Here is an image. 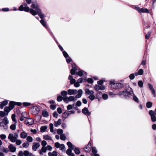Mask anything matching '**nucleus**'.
Instances as JSON below:
<instances>
[{"label": "nucleus", "mask_w": 156, "mask_h": 156, "mask_svg": "<svg viewBox=\"0 0 156 156\" xmlns=\"http://www.w3.org/2000/svg\"><path fill=\"white\" fill-rule=\"evenodd\" d=\"M43 138L46 140H52L51 138L48 135H43Z\"/></svg>", "instance_id": "26"}, {"label": "nucleus", "mask_w": 156, "mask_h": 156, "mask_svg": "<svg viewBox=\"0 0 156 156\" xmlns=\"http://www.w3.org/2000/svg\"><path fill=\"white\" fill-rule=\"evenodd\" d=\"M152 102L150 101H148L146 103V107L148 108H150L152 107Z\"/></svg>", "instance_id": "32"}, {"label": "nucleus", "mask_w": 156, "mask_h": 156, "mask_svg": "<svg viewBox=\"0 0 156 156\" xmlns=\"http://www.w3.org/2000/svg\"><path fill=\"white\" fill-rule=\"evenodd\" d=\"M133 100L137 103H138L139 102V100L138 98L135 95H134L133 97Z\"/></svg>", "instance_id": "46"}, {"label": "nucleus", "mask_w": 156, "mask_h": 156, "mask_svg": "<svg viewBox=\"0 0 156 156\" xmlns=\"http://www.w3.org/2000/svg\"><path fill=\"white\" fill-rule=\"evenodd\" d=\"M148 87L150 90H151V93L154 97L156 96L155 91L153 86L150 83L148 84Z\"/></svg>", "instance_id": "12"}, {"label": "nucleus", "mask_w": 156, "mask_h": 156, "mask_svg": "<svg viewBox=\"0 0 156 156\" xmlns=\"http://www.w3.org/2000/svg\"><path fill=\"white\" fill-rule=\"evenodd\" d=\"M111 85L112 88L115 89H117V86H116V85H117L116 83H113V82L111 83Z\"/></svg>", "instance_id": "31"}, {"label": "nucleus", "mask_w": 156, "mask_h": 156, "mask_svg": "<svg viewBox=\"0 0 156 156\" xmlns=\"http://www.w3.org/2000/svg\"><path fill=\"white\" fill-rule=\"evenodd\" d=\"M62 53L64 56L65 58L67 57H68V56H69L67 53L65 51H63L62 52Z\"/></svg>", "instance_id": "57"}, {"label": "nucleus", "mask_w": 156, "mask_h": 156, "mask_svg": "<svg viewBox=\"0 0 156 156\" xmlns=\"http://www.w3.org/2000/svg\"><path fill=\"white\" fill-rule=\"evenodd\" d=\"M121 97H123L126 98L130 95H131V93L128 91L126 90H124L123 91L119 92V94H117Z\"/></svg>", "instance_id": "6"}, {"label": "nucleus", "mask_w": 156, "mask_h": 156, "mask_svg": "<svg viewBox=\"0 0 156 156\" xmlns=\"http://www.w3.org/2000/svg\"><path fill=\"white\" fill-rule=\"evenodd\" d=\"M11 118L12 120L14 122V123L16 124L17 123V121L16 119V115L15 114H12Z\"/></svg>", "instance_id": "28"}, {"label": "nucleus", "mask_w": 156, "mask_h": 156, "mask_svg": "<svg viewBox=\"0 0 156 156\" xmlns=\"http://www.w3.org/2000/svg\"><path fill=\"white\" fill-rule=\"evenodd\" d=\"M12 110L9 107H6L4 109V112L6 114V115H8L9 112Z\"/></svg>", "instance_id": "22"}, {"label": "nucleus", "mask_w": 156, "mask_h": 156, "mask_svg": "<svg viewBox=\"0 0 156 156\" xmlns=\"http://www.w3.org/2000/svg\"><path fill=\"white\" fill-rule=\"evenodd\" d=\"M92 151L94 154H96L97 152V151L96 150V147H93L92 148Z\"/></svg>", "instance_id": "49"}, {"label": "nucleus", "mask_w": 156, "mask_h": 156, "mask_svg": "<svg viewBox=\"0 0 156 156\" xmlns=\"http://www.w3.org/2000/svg\"><path fill=\"white\" fill-rule=\"evenodd\" d=\"M22 104L25 107L30 106L31 105V104L30 103L27 102H24L22 103ZM32 105H33V104H32Z\"/></svg>", "instance_id": "42"}, {"label": "nucleus", "mask_w": 156, "mask_h": 156, "mask_svg": "<svg viewBox=\"0 0 156 156\" xmlns=\"http://www.w3.org/2000/svg\"><path fill=\"white\" fill-rule=\"evenodd\" d=\"M74 106V105H68L67 107V110H69L72 109L73 108Z\"/></svg>", "instance_id": "52"}, {"label": "nucleus", "mask_w": 156, "mask_h": 156, "mask_svg": "<svg viewBox=\"0 0 156 156\" xmlns=\"http://www.w3.org/2000/svg\"><path fill=\"white\" fill-rule=\"evenodd\" d=\"M29 152L27 151H25L23 152V154L25 156H29Z\"/></svg>", "instance_id": "62"}, {"label": "nucleus", "mask_w": 156, "mask_h": 156, "mask_svg": "<svg viewBox=\"0 0 156 156\" xmlns=\"http://www.w3.org/2000/svg\"><path fill=\"white\" fill-rule=\"evenodd\" d=\"M139 75H142L144 73V71L142 69H140L138 71Z\"/></svg>", "instance_id": "53"}, {"label": "nucleus", "mask_w": 156, "mask_h": 156, "mask_svg": "<svg viewBox=\"0 0 156 156\" xmlns=\"http://www.w3.org/2000/svg\"><path fill=\"white\" fill-rule=\"evenodd\" d=\"M117 89L121 88L123 87V86L122 84L120 83H116Z\"/></svg>", "instance_id": "35"}, {"label": "nucleus", "mask_w": 156, "mask_h": 156, "mask_svg": "<svg viewBox=\"0 0 156 156\" xmlns=\"http://www.w3.org/2000/svg\"><path fill=\"white\" fill-rule=\"evenodd\" d=\"M94 92L93 90H90L89 89H86L85 90V94L90 100H93L95 98V95L94 94Z\"/></svg>", "instance_id": "4"}, {"label": "nucleus", "mask_w": 156, "mask_h": 156, "mask_svg": "<svg viewBox=\"0 0 156 156\" xmlns=\"http://www.w3.org/2000/svg\"><path fill=\"white\" fill-rule=\"evenodd\" d=\"M68 94L69 95H75L77 92V91L76 90L69 89L67 90Z\"/></svg>", "instance_id": "13"}, {"label": "nucleus", "mask_w": 156, "mask_h": 156, "mask_svg": "<svg viewBox=\"0 0 156 156\" xmlns=\"http://www.w3.org/2000/svg\"><path fill=\"white\" fill-rule=\"evenodd\" d=\"M77 92H78V94L75 96L76 98H79L81 97L83 91L82 90L80 89L77 91Z\"/></svg>", "instance_id": "19"}, {"label": "nucleus", "mask_w": 156, "mask_h": 156, "mask_svg": "<svg viewBox=\"0 0 156 156\" xmlns=\"http://www.w3.org/2000/svg\"><path fill=\"white\" fill-rule=\"evenodd\" d=\"M24 122L26 125L28 124L29 125H31L34 123V121L32 119L29 118L27 120H25L24 121Z\"/></svg>", "instance_id": "11"}, {"label": "nucleus", "mask_w": 156, "mask_h": 156, "mask_svg": "<svg viewBox=\"0 0 156 156\" xmlns=\"http://www.w3.org/2000/svg\"><path fill=\"white\" fill-rule=\"evenodd\" d=\"M3 151L5 153H8L9 151V149L3 147Z\"/></svg>", "instance_id": "64"}, {"label": "nucleus", "mask_w": 156, "mask_h": 156, "mask_svg": "<svg viewBox=\"0 0 156 156\" xmlns=\"http://www.w3.org/2000/svg\"><path fill=\"white\" fill-rule=\"evenodd\" d=\"M61 94L62 96H66L68 94V91H66L65 90L62 91Z\"/></svg>", "instance_id": "37"}, {"label": "nucleus", "mask_w": 156, "mask_h": 156, "mask_svg": "<svg viewBox=\"0 0 156 156\" xmlns=\"http://www.w3.org/2000/svg\"><path fill=\"white\" fill-rule=\"evenodd\" d=\"M20 137L23 139H25L27 137V134L25 132L23 131L20 134Z\"/></svg>", "instance_id": "24"}, {"label": "nucleus", "mask_w": 156, "mask_h": 156, "mask_svg": "<svg viewBox=\"0 0 156 156\" xmlns=\"http://www.w3.org/2000/svg\"><path fill=\"white\" fill-rule=\"evenodd\" d=\"M63 97H62L60 95H58L57 97V100L58 102H60L62 101V100H63Z\"/></svg>", "instance_id": "43"}, {"label": "nucleus", "mask_w": 156, "mask_h": 156, "mask_svg": "<svg viewBox=\"0 0 156 156\" xmlns=\"http://www.w3.org/2000/svg\"><path fill=\"white\" fill-rule=\"evenodd\" d=\"M62 122V120L61 119H59L57 121H55L54 122V125L55 127L58 126L60 125Z\"/></svg>", "instance_id": "20"}, {"label": "nucleus", "mask_w": 156, "mask_h": 156, "mask_svg": "<svg viewBox=\"0 0 156 156\" xmlns=\"http://www.w3.org/2000/svg\"><path fill=\"white\" fill-rule=\"evenodd\" d=\"M50 129L51 133H53L54 132L53 130V125L52 123H51L49 124Z\"/></svg>", "instance_id": "38"}, {"label": "nucleus", "mask_w": 156, "mask_h": 156, "mask_svg": "<svg viewBox=\"0 0 156 156\" xmlns=\"http://www.w3.org/2000/svg\"><path fill=\"white\" fill-rule=\"evenodd\" d=\"M5 115H6V114L4 112L2 111H0V116L1 118H2Z\"/></svg>", "instance_id": "50"}, {"label": "nucleus", "mask_w": 156, "mask_h": 156, "mask_svg": "<svg viewBox=\"0 0 156 156\" xmlns=\"http://www.w3.org/2000/svg\"><path fill=\"white\" fill-rule=\"evenodd\" d=\"M60 139L62 140H66V137L65 136V134H62L60 136Z\"/></svg>", "instance_id": "36"}, {"label": "nucleus", "mask_w": 156, "mask_h": 156, "mask_svg": "<svg viewBox=\"0 0 156 156\" xmlns=\"http://www.w3.org/2000/svg\"><path fill=\"white\" fill-rule=\"evenodd\" d=\"M87 81L90 83H92L93 82V80L91 78H88L87 80Z\"/></svg>", "instance_id": "55"}, {"label": "nucleus", "mask_w": 156, "mask_h": 156, "mask_svg": "<svg viewBox=\"0 0 156 156\" xmlns=\"http://www.w3.org/2000/svg\"><path fill=\"white\" fill-rule=\"evenodd\" d=\"M47 144V143L45 141L43 140L41 142V145L43 146V147H45Z\"/></svg>", "instance_id": "59"}, {"label": "nucleus", "mask_w": 156, "mask_h": 156, "mask_svg": "<svg viewBox=\"0 0 156 156\" xmlns=\"http://www.w3.org/2000/svg\"><path fill=\"white\" fill-rule=\"evenodd\" d=\"M82 112L86 115L89 116L90 115L91 112L88 111V109L86 107H85L82 110Z\"/></svg>", "instance_id": "14"}, {"label": "nucleus", "mask_w": 156, "mask_h": 156, "mask_svg": "<svg viewBox=\"0 0 156 156\" xmlns=\"http://www.w3.org/2000/svg\"><path fill=\"white\" fill-rule=\"evenodd\" d=\"M91 144L90 142H89L87 146L85 147L84 149L86 152H88L91 151Z\"/></svg>", "instance_id": "16"}, {"label": "nucleus", "mask_w": 156, "mask_h": 156, "mask_svg": "<svg viewBox=\"0 0 156 156\" xmlns=\"http://www.w3.org/2000/svg\"><path fill=\"white\" fill-rule=\"evenodd\" d=\"M102 98L104 100H107L108 98V95L106 94H104L102 95Z\"/></svg>", "instance_id": "48"}, {"label": "nucleus", "mask_w": 156, "mask_h": 156, "mask_svg": "<svg viewBox=\"0 0 156 156\" xmlns=\"http://www.w3.org/2000/svg\"><path fill=\"white\" fill-rule=\"evenodd\" d=\"M15 142H16V144L18 145H20L21 143V141L20 140L16 139Z\"/></svg>", "instance_id": "61"}, {"label": "nucleus", "mask_w": 156, "mask_h": 156, "mask_svg": "<svg viewBox=\"0 0 156 156\" xmlns=\"http://www.w3.org/2000/svg\"><path fill=\"white\" fill-rule=\"evenodd\" d=\"M8 103V101L7 100H5L2 101L0 104V108L2 109L4 107L7 105Z\"/></svg>", "instance_id": "17"}, {"label": "nucleus", "mask_w": 156, "mask_h": 156, "mask_svg": "<svg viewBox=\"0 0 156 156\" xmlns=\"http://www.w3.org/2000/svg\"><path fill=\"white\" fill-rule=\"evenodd\" d=\"M32 112L34 114H37L40 111V108L37 106H34L31 108Z\"/></svg>", "instance_id": "9"}, {"label": "nucleus", "mask_w": 156, "mask_h": 156, "mask_svg": "<svg viewBox=\"0 0 156 156\" xmlns=\"http://www.w3.org/2000/svg\"><path fill=\"white\" fill-rule=\"evenodd\" d=\"M47 127L46 126H43L41 127L40 128L41 132L43 133L45 132L47 129Z\"/></svg>", "instance_id": "30"}, {"label": "nucleus", "mask_w": 156, "mask_h": 156, "mask_svg": "<svg viewBox=\"0 0 156 156\" xmlns=\"http://www.w3.org/2000/svg\"><path fill=\"white\" fill-rule=\"evenodd\" d=\"M151 33L150 32H149L147 33V34L145 36V39H148L150 37L151 35Z\"/></svg>", "instance_id": "41"}, {"label": "nucleus", "mask_w": 156, "mask_h": 156, "mask_svg": "<svg viewBox=\"0 0 156 156\" xmlns=\"http://www.w3.org/2000/svg\"><path fill=\"white\" fill-rule=\"evenodd\" d=\"M18 135L16 133H14V135L12 133L9 134L8 138L12 142H15L18 138Z\"/></svg>", "instance_id": "5"}, {"label": "nucleus", "mask_w": 156, "mask_h": 156, "mask_svg": "<svg viewBox=\"0 0 156 156\" xmlns=\"http://www.w3.org/2000/svg\"><path fill=\"white\" fill-rule=\"evenodd\" d=\"M42 115L44 117H47L48 116V113L46 111H43L42 112Z\"/></svg>", "instance_id": "29"}, {"label": "nucleus", "mask_w": 156, "mask_h": 156, "mask_svg": "<svg viewBox=\"0 0 156 156\" xmlns=\"http://www.w3.org/2000/svg\"><path fill=\"white\" fill-rule=\"evenodd\" d=\"M71 64L72 68L70 70V73L72 75H73L76 74L80 76H87V73L81 69H79V71L78 72H76V71L77 70V69L76 64L74 63H72Z\"/></svg>", "instance_id": "2"}, {"label": "nucleus", "mask_w": 156, "mask_h": 156, "mask_svg": "<svg viewBox=\"0 0 156 156\" xmlns=\"http://www.w3.org/2000/svg\"><path fill=\"white\" fill-rule=\"evenodd\" d=\"M49 32V33H50V34H51V35L52 36L53 38H54L55 40V41H56V42L57 44H58V41H57V40H56V38H55L54 35H53V34L51 32V31L50 30H50H48Z\"/></svg>", "instance_id": "40"}, {"label": "nucleus", "mask_w": 156, "mask_h": 156, "mask_svg": "<svg viewBox=\"0 0 156 156\" xmlns=\"http://www.w3.org/2000/svg\"><path fill=\"white\" fill-rule=\"evenodd\" d=\"M27 141L31 142L33 141V138L30 136H28L27 137Z\"/></svg>", "instance_id": "44"}, {"label": "nucleus", "mask_w": 156, "mask_h": 156, "mask_svg": "<svg viewBox=\"0 0 156 156\" xmlns=\"http://www.w3.org/2000/svg\"><path fill=\"white\" fill-rule=\"evenodd\" d=\"M66 153L69 156H75V154L72 153V150L71 149H68L66 151Z\"/></svg>", "instance_id": "18"}, {"label": "nucleus", "mask_w": 156, "mask_h": 156, "mask_svg": "<svg viewBox=\"0 0 156 156\" xmlns=\"http://www.w3.org/2000/svg\"><path fill=\"white\" fill-rule=\"evenodd\" d=\"M40 146V144L39 143H34L32 147V149L33 151H35Z\"/></svg>", "instance_id": "10"}, {"label": "nucleus", "mask_w": 156, "mask_h": 156, "mask_svg": "<svg viewBox=\"0 0 156 156\" xmlns=\"http://www.w3.org/2000/svg\"><path fill=\"white\" fill-rule=\"evenodd\" d=\"M57 133L58 134L61 135L63 134V130L61 129H59L57 130Z\"/></svg>", "instance_id": "45"}, {"label": "nucleus", "mask_w": 156, "mask_h": 156, "mask_svg": "<svg viewBox=\"0 0 156 156\" xmlns=\"http://www.w3.org/2000/svg\"><path fill=\"white\" fill-rule=\"evenodd\" d=\"M29 144V143L26 141L23 144V147L27 148L28 147Z\"/></svg>", "instance_id": "39"}, {"label": "nucleus", "mask_w": 156, "mask_h": 156, "mask_svg": "<svg viewBox=\"0 0 156 156\" xmlns=\"http://www.w3.org/2000/svg\"><path fill=\"white\" fill-rule=\"evenodd\" d=\"M47 151V148L46 147H42L41 149V151L45 153L46 151Z\"/></svg>", "instance_id": "60"}, {"label": "nucleus", "mask_w": 156, "mask_h": 156, "mask_svg": "<svg viewBox=\"0 0 156 156\" xmlns=\"http://www.w3.org/2000/svg\"><path fill=\"white\" fill-rule=\"evenodd\" d=\"M15 105V101H11L9 103V107L12 110L14 108Z\"/></svg>", "instance_id": "21"}, {"label": "nucleus", "mask_w": 156, "mask_h": 156, "mask_svg": "<svg viewBox=\"0 0 156 156\" xmlns=\"http://www.w3.org/2000/svg\"><path fill=\"white\" fill-rule=\"evenodd\" d=\"M65 147V145L63 144H61L60 145V147H59V150H63Z\"/></svg>", "instance_id": "56"}, {"label": "nucleus", "mask_w": 156, "mask_h": 156, "mask_svg": "<svg viewBox=\"0 0 156 156\" xmlns=\"http://www.w3.org/2000/svg\"><path fill=\"white\" fill-rule=\"evenodd\" d=\"M94 88L96 90L98 91L100 90V86L98 85H95Z\"/></svg>", "instance_id": "63"}, {"label": "nucleus", "mask_w": 156, "mask_h": 156, "mask_svg": "<svg viewBox=\"0 0 156 156\" xmlns=\"http://www.w3.org/2000/svg\"><path fill=\"white\" fill-rule=\"evenodd\" d=\"M63 100L66 103H68L69 101H75L76 100L73 96H70L69 97L67 96L63 97Z\"/></svg>", "instance_id": "8"}, {"label": "nucleus", "mask_w": 156, "mask_h": 156, "mask_svg": "<svg viewBox=\"0 0 156 156\" xmlns=\"http://www.w3.org/2000/svg\"><path fill=\"white\" fill-rule=\"evenodd\" d=\"M74 151L75 153L77 154H79L80 153V150L77 147L74 148Z\"/></svg>", "instance_id": "33"}, {"label": "nucleus", "mask_w": 156, "mask_h": 156, "mask_svg": "<svg viewBox=\"0 0 156 156\" xmlns=\"http://www.w3.org/2000/svg\"><path fill=\"white\" fill-rule=\"evenodd\" d=\"M66 61L67 63H70L72 61L71 58L68 56L66 58Z\"/></svg>", "instance_id": "54"}, {"label": "nucleus", "mask_w": 156, "mask_h": 156, "mask_svg": "<svg viewBox=\"0 0 156 156\" xmlns=\"http://www.w3.org/2000/svg\"><path fill=\"white\" fill-rule=\"evenodd\" d=\"M9 122V121L6 116L4 117L3 119L0 118V126L3 127L4 129H8Z\"/></svg>", "instance_id": "3"}, {"label": "nucleus", "mask_w": 156, "mask_h": 156, "mask_svg": "<svg viewBox=\"0 0 156 156\" xmlns=\"http://www.w3.org/2000/svg\"><path fill=\"white\" fill-rule=\"evenodd\" d=\"M16 124L14 123V124H12L10 126V128L12 130H14L16 129Z\"/></svg>", "instance_id": "47"}, {"label": "nucleus", "mask_w": 156, "mask_h": 156, "mask_svg": "<svg viewBox=\"0 0 156 156\" xmlns=\"http://www.w3.org/2000/svg\"><path fill=\"white\" fill-rule=\"evenodd\" d=\"M9 149L10 151L12 152H15L16 151V148L14 147L12 144H10L8 146Z\"/></svg>", "instance_id": "15"}, {"label": "nucleus", "mask_w": 156, "mask_h": 156, "mask_svg": "<svg viewBox=\"0 0 156 156\" xmlns=\"http://www.w3.org/2000/svg\"><path fill=\"white\" fill-rule=\"evenodd\" d=\"M67 144L68 147L69 148V149H71V150H73L75 147V146L72 144L71 142L69 141L67 143Z\"/></svg>", "instance_id": "23"}, {"label": "nucleus", "mask_w": 156, "mask_h": 156, "mask_svg": "<svg viewBox=\"0 0 156 156\" xmlns=\"http://www.w3.org/2000/svg\"><path fill=\"white\" fill-rule=\"evenodd\" d=\"M66 112L65 111L62 114V118L63 120H65V119L68 117L67 115L66 114Z\"/></svg>", "instance_id": "34"}, {"label": "nucleus", "mask_w": 156, "mask_h": 156, "mask_svg": "<svg viewBox=\"0 0 156 156\" xmlns=\"http://www.w3.org/2000/svg\"><path fill=\"white\" fill-rule=\"evenodd\" d=\"M48 156H57V153L56 151H53L52 153L51 152H49L48 153Z\"/></svg>", "instance_id": "27"}, {"label": "nucleus", "mask_w": 156, "mask_h": 156, "mask_svg": "<svg viewBox=\"0 0 156 156\" xmlns=\"http://www.w3.org/2000/svg\"><path fill=\"white\" fill-rule=\"evenodd\" d=\"M149 114L151 117V121L153 122L156 121V108L154 111L151 110L149 111Z\"/></svg>", "instance_id": "7"}, {"label": "nucleus", "mask_w": 156, "mask_h": 156, "mask_svg": "<svg viewBox=\"0 0 156 156\" xmlns=\"http://www.w3.org/2000/svg\"><path fill=\"white\" fill-rule=\"evenodd\" d=\"M149 12H150L149 10L147 9L141 8L140 9V13L142 12V13H149Z\"/></svg>", "instance_id": "25"}, {"label": "nucleus", "mask_w": 156, "mask_h": 156, "mask_svg": "<svg viewBox=\"0 0 156 156\" xmlns=\"http://www.w3.org/2000/svg\"><path fill=\"white\" fill-rule=\"evenodd\" d=\"M130 80H133L135 78L134 74L133 73L131 74L129 76Z\"/></svg>", "instance_id": "58"}, {"label": "nucleus", "mask_w": 156, "mask_h": 156, "mask_svg": "<svg viewBox=\"0 0 156 156\" xmlns=\"http://www.w3.org/2000/svg\"><path fill=\"white\" fill-rule=\"evenodd\" d=\"M31 7L33 9H35V10L33 9H30L26 3H24L23 4L21 5L19 7L18 10L20 11H23L27 12H30V13L33 16H35L37 14L41 19L40 21L41 24L47 30H49L50 28L46 25L45 21L44 20V15L41 12V10L39 8L38 5L37 4H32L31 5Z\"/></svg>", "instance_id": "1"}, {"label": "nucleus", "mask_w": 156, "mask_h": 156, "mask_svg": "<svg viewBox=\"0 0 156 156\" xmlns=\"http://www.w3.org/2000/svg\"><path fill=\"white\" fill-rule=\"evenodd\" d=\"M138 85L139 87H142L143 85V82L141 80L139 81L138 82Z\"/></svg>", "instance_id": "51"}]
</instances>
